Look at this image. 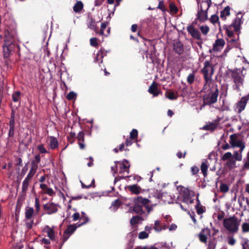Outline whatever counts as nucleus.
Masks as SVG:
<instances>
[{"mask_svg":"<svg viewBox=\"0 0 249 249\" xmlns=\"http://www.w3.org/2000/svg\"><path fill=\"white\" fill-rule=\"evenodd\" d=\"M201 92L204 93L202 97L203 106H211L217 102L219 95L217 84L212 83L204 84Z\"/></svg>","mask_w":249,"mask_h":249,"instance_id":"nucleus-1","label":"nucleus"},{"mask_svg":"<svg viewBox=\"0 0 249 249\" xmlns=\"http://www.w3.org/2000/svg\"><path fill=\"white\" fill-rule=\"evenodd\" d=\"M239 150L234 151L233 154L230 152L225 153L221 158V160L227 161L226 166L231 170L237 168L236 161L242 160V153L245 148V146L239 147Z\"/></svg>","mask_w":249,"mask_h":249,"instance_id":"nucleus-2","label":"nucleus"},{"mask_svg":"<svg viewBox=\"0 0 249 249\" xmlns=\"http://www.w3.org/2000/svg\"><path fill=\"white\" fill-rule=\"evenodd\" d=\"M240 220L233 215L223 220V226L230 233H236L239 230Z\"/></svg>","mask_w":249,"mask_h":249,"instance_id":"nucleus-3","label":"nucleus"},{"mask_svg":"<svg viewBox=\"0 0 249 249\" xmlns=\"http://www.w3.org/2000/svg\"><path fill=\"white\" fill-rule=\"evenodd\" d=\"M214 72V68L209 61L206 60L204 63V67L201 70L203 74L205 84L212 83V77Z\"/></svg>","mask_w":249,"mask_h":249,"instance_id":"nucleus-4","label":"nucleus"},{"mask_svg":"<svg viewBox=\"0 0 249 249\" xmlns=\"http://www.w3.org/2000/svg\"><path fill=\"white\" fill-rule=\"evenodd\" d=\"M150 200L147 198H143L142 196H138L134 199V205L133 211L138 214L142 215L145 213L142 207L148 204Z\"/></svg>","mask_w":249,"mask_h":249,"instance_id":"nucleus-5","label":"nucleus"},{"mask_svg":"<svg viewBox=\"0 0 249 249\" xmlns=\"http://www.w3.org/2000/svg\"><path fill=\"white\" fill-rule=\"evenodd\" d=\"M78 227V225L77 226L76 224L70 225L68 226L67 229L64 232L62 237V242L61 244L60 248L62 246L63 244L69 239L70 236L75 231L76 228Z\"/></svg>","mask_w":249,"mask_h":249,"instance_id":"nucleus-6","label":"nucleus"},{"mask_svg":"<svg viewBox=\"0 0 249 249\" xmlns=\"http://www.w3.org/2000/svg\"><path fill=\"white\" fill-rule=\"evenodd\" d=\"M238 134L234 133L230 136L229 143L232 148L245 146V143L242 140H238Z\"/></svg>","mask_w":249,"mask_h":249,"instance_id":"nucleus-7","label":"nucleus"},{"mask_svg":"<svg viewBox=\"0 0 249 249\" xmlns=\"http://www.w3.org/2000/svg\"><path fill=\"white\" fill-rule=\"evenodd\" d=\"M13 49V45L11 42L8 41L6 35L5 36L4 43L3 45V54L4 58H8L11 54V52Z\"/></svg>","mask_w":249,"mask_h":249,"instance_id":"nucleus-8","label":"nucleus"},{"mask_svg":"<svg viewBox=\"0 0 249 249\" xmlns=\"http://www.w3.org/2000/svg\"><path fill=\"white\" fill-rule=\"evenodd\" d=\"M187 31L189 34L192 37L195 38L197 40H202L201 38V34L199 31L196 29L193 25H189L187 27ZM202 43V41H201L200 43H198L197 44L199 46H200L201 44Z\"/></svg>","mask_w":249,"mask_h":249,"instance_id":"nucleus-9","label":"nucleus"},{"mask_svg":"<svg viewBox=\"0 0 249 249\" xmlns=\"http://www.w3.org/2000/svg\"><path fill=\"white\" fill-rule=\"evenodd\" d=\"M43 209L45 213L49 215L56 213L58 210L57 205L53 202L44 204Z\"/></svg>","mask_w":249,"mask_h":249,"instance_id":"nucleus-10","label":"nucleus"},{"mask_svg":"<svg viewBox=\"0 0 249 249\" xmlns=\"http://www.w3.org/2000/svg\"><path fill=\"white\" fill-rule=\"evenodd\" d=\"M243 15L241 12H238L236 15V17L233 20V22L230 25L231 26L233 27L234 31L238 32L241 29V25L242 23V18Z\"/></svg>","mask_w":249,"mask_h":249,"instance_id":"nucleus-11","label":"nucleus"},{"mask_svg":"<svg viewBox=\"0 0 249 249\" xmlns=\"http://www.w3.org/2000/svg\"><path fill=\"white\" fill-rule=\"evenodd\" d=\"M208 236H211V230L208 228L202 229L198 235L199 241L204 244L207 242Z\"/></svg>","mask_w":249,"mask_h":249,"instance_id":"nucleus-12","label":"nucleus"},{"mask_svg":"<svg viewBox=\"0 0 249 249\" xmlns=\"http://www.w3.org/2000/svg\"><path fill=\"white\" fill-rule=\"evenodd\" d=\"M158 83L156 82H153L149 86L148 91L149 93L153 95L154 97H157L161 92L160 89H158Z\"/></svg>","mask_w":249,"mask_h":249,"instance_id":"nucleus-13","label":"nucleus"},{"mask_svg":"<svg viewBox=\"0 0 249 249\" xmlns=\"http://www.w3.org/2000/svg\"><path fill=\"white\" fill-rule=\"evenodd\" d=\"M95 19L92 17V16H88V19L87 21V26L91 30H94L95 32L98 33V27L97 26V23Z\"/></svg>","mask_w":249,"mask_h":249,"instance_id":"nucleus-14","label":"nucleus"},{"mask_svg":"<svg viewBox=\"0 0 249 249\" xmlns=\"http://www.w3.org/2000/svg\"><path fill=\"white\" fill-rule=\"evenodd\" d=\"M225 44L224 40L222 38L217 39L213 44L212 51L217 52L220 51L224 47Z\"/></svg>","mask_w":249,"mask_h":249,"instance_id":"nucleus-15","label":"nucleus"},{"mask_svg":"<svg viewBox=\"0 0 249 249\" xmlns=\"http://www.w3.org/2000/svg\"><path fill=\"white\" fill-rule=\"evenodd\" d=\"M248 100H249L244 96L243 97L241 100L237 102L236 105L237 108L238 109V113H240L245 109Z\"/></svg>","mask_w":249,"mask_h":249,"instance_id":"nucleus-16","label":"nucleus"},{"mask_svg":"<svg viewBox=\"0 0 249 249\" xmlns=\"http://www.w3.org/2000/svg\"><path fill=\"white\" fill-rule=\"evenodd\" d=\"M219 120H216L213 122L210 123L209 124L204 125L202 127V129L205 130H210L212 132H213L217 128Z\"/></svg>","mask_w":249,"mask_h":249,"instance_id":"nucleus-17","label":"nucleus"},{"mask_svg":"<svg viewBox=\"0 0 249 249\" xmlns=\"http://www.w3.org/2000/svg\"><path fill=\"white\" fill-rule=\"evenodd\" d=\"M197 19L200 22H204L208 19L207 11L203 9H200L197 14Z\"/></svg>","mask_w":249,"mask_h":249,"instance_id":"nucleus-18","label":"nucleus"},{"mask_svg":"<svg viewBox=\"0 0 249 249\" xmlns=\"http://www.w3.org/2000/svg\"><path fill=\"white\" fill-rule=\"evenodd\" d=\"M209 166V163L208 161L207 160H203L200 165V169L204 177L207 176V171Z\"/></svg>","mask_w":249,"mask_h":249,"instance_id":"nucleus-19","label":"nucleus"},{"mask_svg":"<svg viewBox=\"0 0 249 249\" xmlns=\"http://www.w3.org/2000/svg\"><path fill=\"white\" fill-rule=\"evenodd\" d=\"M241 171L249 170V151L243 160V165L241 167Z\"/></svg>","mask_w":249,"mask_h":249,"instance_id":"nucleus-20","label":"nucleus"},{"mask_svg":"<svg viewBox=\"0 0 249 249\" xmlns=\"http://www.w3.org/2000/svg\"><path fill=\"white\" fill-rule=\"evenodd\" d=\"M232 77L233 79L234 82L236 85V89L238 90H239V86L241 85H243V79L238 73L232 74Z\"/></svg>","mask_w":249,"mask_h":249,"instance_id":"nucleus-21","label":"nucleus"},{"mask_svg":"<svg viewBox=\"0 0 249 249\" xmlns=\"http://www.w3.org/2000/svg\"><path fill=\"white\" fill-rule=\"evenodd\" d=\"M174 50L178 54H181L183 52V45L180 41H176L173 44Z\"/></svg>","mask_w":249,"mask_h":249,"instance_id":"nucleus-22","label":"nucleus"},{"mask_svg":"<svg viewBox=\"0 0 249 249\" xmlns=\"http://www.w3.org/2000/svg\"><path fill=\"white\" fill-rule=\"evenodd\" d=\"M44 231L47 233V235L50 240L52 241L55 240V233L53 228H51L49 226L47 225L44 228Z\"/></svg>","mask_w":249,"mask_h":249,"instance_id":"nucleus-23","label":"nucleus"},{"mask_svg":"<svg viewBox=\"0 0 249 249\" xmlns=\"http://www.w3.org/2000/svg\"><path fill=\"white\" fill-rule=\"evenodd\" d=\"M120 173H122L124 171H127L128 173H129V170L127 171V170L129 169L130 165L127 160L124 159L123 161L120 163Z\"/></svg>","mask_w":249,"mask_h":249,"instance_id":"nucleus-24","label":"nucleus"},{"mask_svg":"<svg viewBox=\"0 0 249 249\" xmlns=\"http://www.w3.org/2000/svg\"><path fill=\"white\" fill-rule=\"evenodd\" d=\"M105 55H106V52H105L104 50L101 49L96 54L94 61L95 62L100 61V63H102L103 62V58Z\"/></svg>","mask_w":249,"mask_h":249,"instance_id":"nucleus-25","label":"nucleus"},{"mask_svg":"<svg viewBox=\"0 0 249 249\" xmlns=\"http://www.w3.org/2000/svg\"><path fill=\"white\" fill-rule=\"evenodd\" d=\"M211 4V0H202V2L200 3V9H203L205 11H208Z\"/></svg>","mask_w":249,"mask_h":249,"instance_id":"nucleus-26","label":"nucleus"},{"mask_svg":"<svg viewBox=\"0 0 249 249\" xmlns=\"http://www.w3.org/2000/svg\"><path fill=\"white\" fill-rule=\"evenodd\" d=\"M40 188L44 191L45 194H48L50 196H53L54 194L53 190L52 188H48L45 184H40Z\"/></svg>","mask_w":249,"mask_h":249,"instance_id":"nucleus-27","label":"nucleus"},{"mask_svg":"<svg viewBox=\"0 0 249 249\" xmlns=\"http://www.w3.org/2000/svg\"><path fill=\"white\" fill-rule=\"evenodd\" d=\"M230 9L231 8L229 6H227L225 8L221 11L220 18L223 20L226 19V17L229 16L230 15Z\"/></svg>","mask_w":249,"mask_h":249,"instance_id":"nucleus-28","label":"nucleus"},{"mask_svg":"<svg viewBox=\"0 0 249 249\" xmlns=\"http://www.w3.org/2000/svg\"><path fill=\"white\" fill-rule=\"evenodd\" d=\"M127 187L131 192L134 194H139L140 192L141 187L137 184L129 185Z\"/></svg>","mask_w":249,"mask_h":249,"instance_id":"nucleus-29","label":"nucleus"},{"mask_svg":"<svg viewBox=\"0 0 249 249\" xmlns=\"http://www.w3.org/2000/svg\"><path fill=\"white\" fill-rule=\"evenodd\" d=\"M84 5L81 1H77L73 7V11L76 13H80L83 9Z\"/></svg>","mask_w":249,"mask_h":249,"instance_id":"nucleus-30","label":"nucleus"},{"mask_svg":"<svg viewBox=\"0 0 249 249\" xmlns=\"http://www.w3.org/2000/svg\"><path fill=\"white\" fill-rule=\"evenodd\" d=\"M34 213V210L32 207L26 209L25 212V218L27 220H31Z\"/></svg>","mask_w":249,"mask_h":249,"instance_id":"nucleus-31","label":"nucleus"},{"mask_svg":"<svg viewBox=\"0 0 249 249\" xmlns=\"http://www.w3.org/2000/svg\"><path fill=\"white\" fill-rule=\"evenodd\" d=\"M140 220H143L142 216L140 215L134 216L130 219V223L131 226H134L138 224Z\"/></svg>","mask_w":249,"mask_h":249,"instance_id":"nucleus-32","label":"nucleus"},{"mask_svg":"<svg viewBox=\"0 0 249 249\" xmlns=\"http://www.w3.org/2000/svg\"><path fill=\"white\" fill-rule=\"evenodd\" d=\"M30 182L31 181L26 180L25 179L23 180L22 184L21 190V192L23 195H25L26 194L28 188V186Z\"/></svg>","mask_w":249,"mask_h":249,"instance_id":"nucleus-33","label":"nucleus"},{"mask_svg":"<svg viewBox=\"0 0 249 249\" xmlns=\"http://www.w3.org/2000/svg\"><path fill=\"white\" fill-rule=\"evenodd\" d=\"M169 10L172 14H177L178 9L174 2H171L169 4Z\"/></svg>","mask_w":249,"mask_h":249,"instance_id":"nucleus-34","label":"nucleus"},{"mask_svg":"<svg viewBox=\"0 0 249 249\" xmlns=\"http://www.w3.org/2000/svg\"><path fill=\"white\" fill-rule=\"evenodd\" d=\"M223 29L226 31V34L229 37H232L233 36V33L231 30L232 27L230 25L227 26L224 25L223 27Z\"/></svg>","mask_w":249,"mask_h":249,"instance_id":"nucleus-35","label":"nucleus"},{"mask_svg":"<svg viewBox=\"0 0 249 249\" xmlns=\"http://www.w3.org/2000/svg\"><path fill=\"white\" fill-rule=\"evenodd\" d=\"M165 95L166 98L171 100H176L178 98V96L176 95L173 91H167Z\"/></svg>","mask_w":249,"mask_h":249,"instance_id":"nucleus-36","label":"nucleus"},{"mask_svg":"<svg viewBox=\"0 0 249 249\" xmlns=\"http://www.w3.org/2000/svg\"><path fill=\"white\" fill-rule=\"evenodd\" d=\"M195 74L196 72L193 71L191 73L188 75L187 78V81L188 84L191 85L194 83L195 79Z\"/></svg>","mask_w":249,"mask_h":249,"instance_id":"nucleus-37","label":"nucleus"},{"mask_svg":"<svg viewBox=\"0 0 249 249\" xmlns=\"http://www.w3.org/2000/svg\"><path fill=\"white\" fill-rule=\"evenodd\" d=\"M58 142L56 138L52 137L50 141V146L52 149H53L57 147Z\"/></svg>","mask_w":249,"mask_h":249,"instance_id":"nucleus-38","label":"nucleus"},{"mask_svg":"<svg viewBox=\"0 0 249 249\" xmlns=\"http://www.w3.org/2000/svg\"><path fill=\"white\" fill-rule=\"evenodd\" d=\"M190 191L188 189H184L183 191L182 197L183 198V202L187 201L189 199Z\"/></svg>","mask_w":249,"mask_h":249,"instance_id":"nucleus-39","label":"nucleus"},{"mask_svg":"<svg viewBox=\"0 0 249 249\" xmlns=\"http://www.w3.org/2000/svg\"><path fill=\"white\" fill-rule=\"evenodd\" d=\"M81 220H83V221L80 224H78V226H80L81 225H83L84 224H85L86 223H88L89 219L87 216L86 215V213L82 212L81 213V216L80 217Z\"/></svg>","mask_w":249,"mask_h":249,"instance_id":"nucleus-40","label":"nucleus"},{"mask_svg":"<svg viewBox=\"0 0 249 249\" xmlns=\"http://www.w3.org/2000/svg\"><path fill=\"white\" fill-rule=\"evenodd\" d=\"M21 93L19 91H17L12 94V100L14 102L18 101L20 99Z\"/></svg>","mask_w":249,"mask_h":249,"instance_id":"nucleus-41","label":"nucleus"},{"mask_svg":"<svg viewBox=\"0 0 249 249\" xmlns=\"http://www.w3.org/2000/svg\"><path fill=\"white\" fill-rule=\"evenodd\" d=\"M41 158L39 154L36 155L35 157V160L31 161V165H35L38 167V164L40 162Z\"/></svg>","mask_w":249,"mask_h":249,"instance_id":"nucleus-42","label":"nucleus"},{"mask_svg":"<svg viewBox=\"0 0 249 249\" xmlns=\"http://www.w3.org/2000/svg\"><path fill=\"white\" fill-rule=\"evenodd\" d=\"M107 22L102 23V24L101 25V30L99 31L98 29V33L97 34H99L101 36L104 35H105L104 30L107 28Z\"/></svg>","mask_w":249,"mask_h":249,"instance_id":"nucleus-43","label":"nucleus"},{"mask_svg":"<svg viewBox=\"0 0 249 249\" xmlns=\"http://www.w3.org/2000/svg\"><path fill=\"white\" fill-rule=\"evenodd\" d=\"M77 94L73 91H70L66 96V98L68 100H75Z\"/></svg>","mask_w":249,"mask_h":249,"instance_id":"nucleus-44","label":"nucleus"},{"mask_svg":"<svg viewBox=\"0 0 249 249\" xmlns=\"http://www.w3.org/2000/svg\"><path fill=\"white\" fill-rule=\"evenodd\" d=\"M220 190L222 193H227L229 190V186L226 183H222L220 186Z\"/></svg>","mask_w":249,"mask_h":249,"instance_id":"nucleus-45","label":"nucleus"},{"mask_svg":"<svg viewBox=\"0 0 249 249\" xmlns=\"http://www.w3.org/2000/svg\"><path fill=\"white\" fill-rule=\"evenodd\" d=\"M121 204V201L120 199H117L112 202L111 206L113 207L114 209L117 210Z\"/></svg>","mask_w":249,"mask_h":249,"instance_id":"nucleus-46","label":"nucleus"},{"mask_svg":"<svg viewBox=\"0 0 249 249\" xmlns=\"http://www.w3.org/2000/svg\"><path fill=\"white\" fill-rule=\"evenodd\" d=\"M162 226L160 224V222L159 220H156L155 221L154 223V227H153V229L157 232H160L161 231V227Z\"/></svg>","mask_w":249,"mask_h":249,"instance_id":"nucleus-47","label":"nucleus"},{"mask_svg":"<svg viewBox=\"0 0 249 249\" xmlns=\"http://www.w3.org/2000/svg\"><path fill=\"white\" fill-rule=\"evenodd\" d=\"M138 132L136 129H133L130 133V138L131 139H136L138 137Z\"/></svg>","mask_w":249,"mask_h":249,"instance_id":"nucleus-48","label":"nucleus"},{"mask_svg":"<svg viewBox=\"0 0 249 249\" xmlns=\"http://www.w3.org/2000/svg\"><path fill=\"white\" fill-rule=\"evenodd\" d=\"M75 133L73 132H71L70 133V135L67 136V139L69 142L71 143H72L74 142L75 138Z\"/></svg>","mask_w":249,"mask_h":249,"instance_id":"nucleus-49","label":"nucleus"},{"mask_svg":"<svg viewBox=\"0 0 249 249\" xmlns=\"http://www.w3.org/2000/svg\"><path fill=\"white\" fill-rule=\"evenodd\" d=\"M35 207L36 213L37 214L40 211V207L39 200L37 197H36L35 198Z\"/></svg>","mask_w":249,"mask_h":249,"instance_id":"nucleus-50","label":"nucleus"},{"mask_svg":"<svg viewBox=\"0 0 249 249\" xmlns=\"http://www.w3.org/2000/svg\"><path fill=\"white\" fill-rule=\"evenodd\" d=\"M200 30L202 34L206 35L210 31V28L208 26H201L200 27Z\"/></svg>","mask_w":249,"mask_h":249,"instance_id":"nucleus-51","label":"nucleus"},{"mask_svg":"<svg viewBox=\"0 0 249 249\" xmlns=\"http://www.w3.org/2000/svg\"><path fill=\"white\" fill-rule=\"evenodd\" d=\"M81 186L83 188L88 189L90 187L94 188L95 187L94 179L93 178L91 180V183L88 185H85L84 183L81 182Z\"/></svg>","mask_w":249,"mask_h":249,"instance_id":"nucleus-52","label":"nucleus"},{"mask_svg":"<svg viewBox=\"0 0 249 249\" xmlns=\"http://www.w3.org/2000/svg\"><path fill=\"white\" fill-rule=\"evenodd\" d=\"M149 236V233L145 231H141L139 233L138 237L140 239L147 238Z\"/></svg>","mask_w":249,"mask_h":249,"instance_id":"nucleus-53","label":"nucleus"},{"mask_svg":"<svg viewBox=\"0 0 249 249\" xmlns=\"http://www.w3.org/2000/svg\"><path fill=\"white\" fill-rule=\"evenodd\" d=\"M90 44L91 46L97 47L99 44L97 42V38L96 37H92L90 39Z\"/></svg>","mask_w":249,"mask_h":249,"instance_id":"nucleus-54","label":"nucleus"},{"mask_svg":"<svg viewBox=\"0 0 249 249\" xmlns=\"http://www.w3.org/2000/svg\"><path fill=\"white\" fill-rule=\"evenodd\" d=\"M199 171V168L196 166L194 165L191 168V172L193 175H196Z\"/></svg>","mask_w":249,"mask_h":249,"instance_id":"nucleus-55","label":"nucleus"},{"mask_svg":"<svg viewBox=\"0 0 249 249\" xmlns=\"http://www.w3.org/2000/svg\"><path fill=\"white\" fill-rule=\"evenodd\" d=\"M242 229L243 232H247L249 231V223H244L242 225Z\"/></svg>","mask_w":249,"mask_h":249,"instance_id":"nucleus-56","label":"nucleus"},{"mask_svg":"<svg viewBox=\"0 0 249 249\" xmlns=\"http://www.w3.org/2000/svg\"><path fill=\"white\" fill-rule=\"evenodd\" d=\"M37 149L40 153L42 154H45L47 153V150L44 147V145L43 144H39L37 146Z\"/></svg>","mask_w":249,"mask_h":249,"instance_id":"nucleus-57","label":"nucleus"},{"mask_svg":"<svg viewBox=\"0 0 249 249\" xmlns=\"http://www.w3.org/2000/svg\"><path fill=\"white\" fill-rule=\"evenodd\" d=\"M84 136V133L83 131H80L78 133L76 138L78 141H82V142H84L85 139Z\"/></svg>","mask_w":249,"mask_h":249,"instance_id":"nucleus-58","label":"nucleus"},{"mask_svg":"<svg viewBox=\"0 0 249 249\" xmlns=\"http://www.w3.org/2000/svg\"><path fill=\"white\" fill-rule=\"evenodd\" d=\"M219 20V18L216 15H213L211 16L210 18L211 22L214 24L215 23H217Z\"/></svg>","mask_w":249,"mask_h":249,"instance_id":"nucleus-59","label":"nucleus"},{"mask_svg":"<svg viewBox=\"0 0 249 249\" xmlns=\"http://www.w3.org/2000/svg\"><path fill=\"white\" fill-rule=\"evenodd\" d=\"M228 244L231 246H233L235 244L236 240L232 236H228Z\"/></svg>","mask_w":249,"mask_h":249,"instance_id":"nucleus-60","label":"nucleus"},{"mask_svg":"<svg viewBox=\"0 0 249 249\" xmlns=\"http://www.w3.org/2000/svg\"><path fill=\"white\" fill-rule=\"evenodd\" d=\"M37 168H38V167H36V166L35 165H31V168L30 169V171H29V173H30V174H32L34 175H35V174H36V171Z\"/></svg>","mask_w":249,"mask_h":249,"instance_id":"nucleus-61","label":"nucleus"},{"mask_svg":"<svg viewBox=\"0 0 249 249\" xmlns=\"http://www.w3.org/2000/svg\"><path fill=\"white\" fill-rule=\"evenodd\" d=\"M34 220H30L29 221L26 222V227L28 229H31L33 227V225L34 224Z\"/></svg>","mask_w":249,"mask_h":249,"instance_id":"nucleus-62","label":"nucleus"},{"mask_svg":"<svg viewBox=\"0 0 249 249\" xmlns=\"http://www.w3.org/2000/svg\"><path fill=\"white\" fill-rule=\"evenodd\" d=\"M158 8L160 9L162 11L164 12L166 10L165 8L164 2L163 1H160Z\"/></svg>","mask_w":249,"mask_h":249,"instance_id":"nucleus-63","label":"nucleus"},{"mask_svg":"<svg viewBox=\"0 0 249 249\" xmlns=\"http://www.w3.org/2000/svg\"><path fill=\"white\" fill-rule=\"evenodd\" d=\"M249 241L248 239H246V241L242 243V249H249V245L248 242Z\"/></svg>","mask_w":249,"mask_h":249,"instance_id":"nucleus-64","label":"nucleus"}]
</instances>
